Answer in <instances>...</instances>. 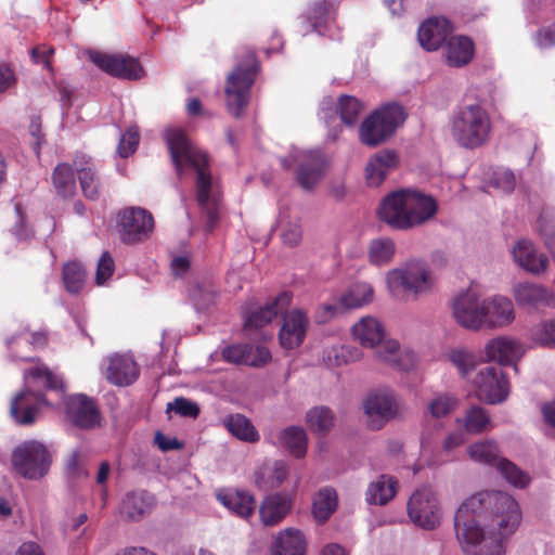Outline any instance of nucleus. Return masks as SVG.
I'll return each mask as SVG.
<instances>
[{
    "instance_id": "nucleus-46",
    "label": "nucleus",
    "mask_w": 555,
    "mask_h": 555,
    "mask_svg": "<svg viewBox=\"0 0 555 555\" xmlns=\"http://www.w3.org/2000/svg\"><path fill=\"white\" fill-rule=\"evenodd\" d=\"M363 111L362 103L354 96L341 95L338 100L337 112L346 126H353Z\"/></svg>"
},
{
    "instance_id": "nucleus-12",
    "label": "nucleus",
    "mask_w": 555,
    "mask_h": 555,
    "mask_svg": "<svg viewBox=\"0 0 555 555\" xmlns=\"http://www.w3.org/2000/svg\"><path fill=\"white\" fill-rule=\"evenodd\" d=\"M477 398L488 404L505 401L509 395V382L500 366H487L479 370L473 380Z\"/></svg>"
},
{
    "instance_id": "nucleus-62",
    "label": "nucleus",
    "mask_w": 555,
    "mask_h": 555,
    "mask_svg": "<svg viewBox=\"0 0 555 555\" xmlns=\"http://www.w3.org/2000/svg\"><path fill=\"white\" fill-rule=\"evenodd\" d=\"M490 186L503 193H511L515 188V176H492Z\"/></svg>"
},
{
    "instance_id": "nucleus-10",
    "label": "nucleus",
    "mask_w": 555,
    "mask_h": 555,
    "mask_svg": "<svg viewBox=\"0 0 555 555\" xmlns=\"http://www.w3.org/2000/svg\"><path fill=\"white\" fill-rule=\"evenodd\" d=\"M195 185L196 201L206 218V229L214 231L224 212L221 184L214 176H197Z\"/></svg>"
},
{
    "instance_id": "nucleus-55",
    "label": "nucleus",
    "mask_w": 555,
    "mask_h": 555,
    "mask_svg": "<svg viewBox=\"0 0 555 555\" xmlns=\"http://www.w3.org/2000/svg\"><path fill=\"white\" fill-rule=\"evenodd\" d=\"M534 341L542 346L555 348V320L543 321L532 332Z\"/></svg>"
},
{
    "instance_id": "nucleus-24",
    "label": "nucleus",
    "mask_w": 555,
    "mask_h": 555,
    "mask_svg": "<svg viewBox=\"0 0 555 555\" xmlns=\"http://www.w3.org/2000/svg\"><path fill=\"white\" fill-rule=\"evenodd\" d=\"M515 262L524 270L532 274H541L548 267V258L540 253L534 244L526 238L516 242L512 250Z\"/></svg>"
},
{
    "instance_id": "nucleus-5",
    "label": "nucleus",
    "mask_w": 555,
    "mask_h": 555,
    "mask_svg": "<svg viewBox=\"0 0 555 555\" xmlns=\"http://www.w3.org/2000/svg\"><path fill=\"white\" fill-rule=\"evenodd\" d=\"M405 118L401 105L386 104L363 120L359 129L360 141L371 147L377 146L390 138Z\"/></svg>"
},
{
    "instance_id": "nucleus-49",
    "label": "nucleus",
    "mask_w": 555,
    "mask_h": 555,
    "mask_svg": "<svg viewBox=\"0 0 555 555\" xmlns=\"http://www.w3.org/2000/svg\"><path fill=\"white\" fill-rule=\"evenodd\" d=\"M95 170V165L90 156L78 152L75 154L72 164H59L53 173H91Z\"/></svg>"
},
{
    "instance_id": "nucleus-41",
    "label": "nucleus",
    "mask_w": 555,
    "mask_h": 555,
    "mask_svg": "<svg viewBox=\"0 0 555 555\" xmlns=\"http://www.w3.org/2000/svg\"><path fill=\"white\" fill-rule=\"evenodd\" d=\"M87 272L79 261H68L63 266L62 279L65 289L70 294H78L85 286Z\"/></svg>"
},
{
    "instance_id": "nucleus-63",
    "label": "nucleus",
    "mask_w": 555,
    "mask_h": 555,
    "mask_svg": "<svg viewBox=\"0 0 555 555\" xmlns=\"http://www.w3.org/2000/svg\"><path fill=\"white\" fill-rule=\"evenodd\" d=\"M54 53L53 48L36 47L30 51L31 59L35 63H42L44 67L50 68L51 56Z\"/></svg>"
},
{
    "instance_id": "nucleus-60",
    "label": "nucleus",
    "mask_w": 555,
    "mask_h": 555,
    "mask_svg": "<svg viewBox=\"0 0 555 555\" xmlns=\"http://www.w3.org/2000/svg\"><path fill=\"white\" fill-rule=\"evenodd\" d=\"M52 182L59 195L67 197L74 194L76 189L75 176H52Z\"/></svg>"
},
{
    "instance_id": "nucleus-13",
    "label": "nucleus",
    "mask_w": 555,
    "mask_h": 555,
    "mask_svg": "<svg viewBox=\"0 0 555 555\" xmlns=\"http://www.w3.org/2000/svg\"><path fill=\"white\" fill-rule=\"evenodd\" d=\"M90 60L103 72L119 79L138 80L144 76L140 62L128 55L91 52Z\"/></svg>"
},
{
    "instance_id": "nucleus-4",
    "label": "nucleus",
    "mask_w": 555,
    "mask_h": 555,
    "mask_svg": "<svg viewBox=\"0 0 555 555\" xmlns=\"http://www.w3.org/2000/svg\"><path fill=\"white\" fill-rule=\"evenodd\" d=\"M259 63L256 54L247 51L235 68L230 73L225 83V105L228 112L240 118L249 102L250 88L255 82Z\"/></svg>"
},
{
    "instance_id": "nucleus-30",
    "label": "nucleus",
    "mask_w": 555,
    "mask_h": 555,
    "mask_svg": "<svg viewBox=\"0 0 555 555\" xmlns=\"http://www.w3.org/2000/svg\"><path fill=\"white\" fill-rule=\"evenodd\" d=\"M482 313L485 314L482 324L489 327L505 326L515 318L512 301L501 296L493 297L490 300H483Z\"/></svg>"
},
{
    "instance_id": "nucleus-14",
    "label": "nucleus",
    "mask_w": 555,
    "mask_h": 555,
    "mask_svg": "<svg viewBox=\"0 0 555 555\" xmlns=\"http://www.w3.org/2000/svg\"><path fill=\"white\" fill-rule=\"evenodd\" d=\"M68 420L81 429H90L100 424L101 413L96 401L83 393L70 395L65 399Z\"/></svg>"
},
{
    "instance_id": "nucleus-23",
    "label": "nucleus",
    "mask_w": 555,
    "mask_h": 555,
    "mask_svg": "<svg viewBox=\"0 0 555 555\" xmlns=\"http://www.w3.org/2000/svg\"><path fill=\"white\" fill-rule=\"evenodd\" d=\"M387 282L390 288L402 287L415 295L426 292L431 286L429 272L422 266L393 270L388 273Z\"/></svg>"
},
{
    "instance_id": "nucleus-22",
    "label": "nucleus",
    "mask_w": 555,
    "mask_h": 555,
    "mask_svg": "<svg viewBox=\"0 0 555 555\" xmlns=\"http://www.w3.org/2000/svg\"><path fill=\"white\" fill-rule=\"evenodd\" d=\"M309 319L307 314L294 309L283 318V324L279 333L281 346L286 350L298 348L305 340Z\"/></svg>"
},
{
    "instance_id": "nucleus-6",
    "label": "nucleus",
    "mask_w": 555,
    "mask_h": 555,
    "mask_svg": "<svg viewBox=\"0 0 555 555\" xmlns=\"http://www.w3.org/2000/svg\"><path fill=\"white\" fill-rule=\"evenodd\" d=\"M165 138L172 162L178 170L188 167L194 169L196 173H209V155L196 145L184 130L179 128L169 129L166 131Z\"/></svg>"
},
{
    "instance_id": "nucleus-54",
    "label": "nucleus",
    "mask_w": 555,
    "mask_h": 555,
    "mask_svg": "<svg viewBox=\"0 0 555 555\" xmlns=\"http://www.w3.org/2000/svg\"><path fill=\"white\" fill-rule=\"evenodd\" d=\"M140 142V132L137 126L129 127L120 137L117 153L120 157H128L133 154Z\"/></svg>"
},
{
    "instance_id": "nucleus-37",
    "label": "nucleus",
    "mask_w": 555,
    "mask_h": 555,
    "mask_svg": "<svg viewBox=\"0 0 555 555\" xmlns=\"http://www.w3.org/2000/svg\"><path fill=\"white\" fill-rule=\"evenodd\" d=\"M274 443L285 448L291 455L301 459L307 453L308 438L302 427L289 426L278 434Z\"/></svg>"
},
{
    "instance_id": "nucleus-31",
    "label": "nucleus",
    "mask_w": 555,
    "mask_h": 555,
    "mask_svg": "<svg viewBox=\"0 0 555 555\" xmlns=\"http://www.w3.org/2000/svg\"><path fill=\"white\" fill-rule=\"evenodd\" d=\"M139 377V367L133 359L127 356L111 358L106 370V378L116 386H129Z\"/></svg>"
},
{
    "instance_id": "nucleus-59",
    "label": "nucleus",
    "mask_w": 555,
    "mask_h": 555,
    "mask_svg": "<svg viewBox=\"0 0 555 555\" xmlns=\"http://www.w3.org/2000/svg\"><path fill=\"white\" fill-rule=\"evenodd\" d=\"M281 238L283 244L289 247L297 246L302 238L301 224L299 220L288 222L281 232Z\"/></svg>"
},
{
    "instance_id": "nucleus-51",
    "label": "nucleus",
    "mask_w": 555,
    "mask_h": 555,
    "mask_svg": "<svg viewBox=\"0 0 555 555\" xmlns=\"http://www.w3.org/2000/svg\"><path fill=\"white\" fill-rule=\"evenodd\" d=\"M449 359L463 376H466L477 365L476 354L464 348L452 350L449 353Z\"/></svg>"
},
{
    "instance_id": "nucleus-28",
    "label": "nucleus",
    "mask_w": 555,
    "mask_h": 555,
    "mask_svg": "<svg viewBox=\"0 0 555 555\" xmlns=\"http://www.w3.org/2000/svg\"><path fill=\"white\" fill-rule=\"evenodd\" d=\"M444 55L446 62L450 67H464L475 56V43L468 36H452L447 41Z\"/></svg>"
},
{
    "instance_id": "nucleus-34",
    "label": "nucleus",
    "mask_w": 555,
    "mask_h": 555,
    "mask_svg": "<svg viewBox=\"0 0 555 555\" xmlns=\"http://www.w3.org/2000/svg\"><path fill=\"white\" fill-rule=\"evenodd\" d=\"M307 542L302 532L295 528H286L274 539L271 555H306Z\"/></svg>"
},
{
    "instance_id": "nucleus-9",
    "label": "nucleus",
    "mask_w": 555,
    "mask_h": 555,
    "mask_svg": "<svg viewBox=\"0 0 555 555\" xmlns=\"http://www.w3.org/2000/svg\"><path fill=\"white\" fill-rule=\"evenodd\" d=\"M406 514L415 526L434 530L440 526L443 513L435 491L430 487H422L409 498Z\"/></svg>"
},
{
    "instance_id": "nucleus-56",
    "label": "nucleus",
    "mask_w": 555,
    "mask_h": 555,
    "mask_svg": "<svg viewBox=\"0 0 555 555\" xmlns=\"http://www.w3.org/2000/svg\"><path fill=\"white\" fill-rule=\"evenodd\" d=\"M167 411H175L177 414L184 417L196 418L201 412L199 406L186 398H176L172 402L167 404Z\"/></svg>"
},
{
    "instance_id": "nucleus-11",
    "label": "nucleus",
    "mask_w": 555,
    "mask_h": 555,
    "mask_svg": "<svg viewBox=\"0 0 555 555\" xmlns=\"http://www.w3.org/2000/svg\"><path fill=\"white\" fill-rule=\"evenodd\" d=\"M119 237L125 244H138L150 237L154 229V218L141 207H126L117 214Z\"/></svg>"
},
{
    "instance_id": "nucleus-53",
    "label": "nucleus",
    "mask_w": 555,
    "mask_h": 555,
    "mask_svg": "<svg viewBox=\"0 0 555 555\" xmlns=\"http://www.w3.org/2000/svg\"><path fill=\"white\" fill-rule=\"evenodd\" d=\"M457 405V399L450 395H438L428 403V412L435 418L449 415Z\"/></svg>"
},
{
    "instance_id": "nucleus-18",
    "label": "nucleus",
    "mask_w": 555,
    "mask_h": 555,
    "mask_svg": "<svg viewBox=\"0 0 555 555\" xmlns=\"http://www.w3.org/2000/svg\"><path fill=\"white\" fill-rule=\"evenodd\" d=\"M409 230L417 228L431 220L438 210L436 199L413 189H403Z\"/></svg>"
},
{
    "instance_id": "nucleus-26",
    "label": "nucleus",
    "mask_w": 555,
    "mask_h": 555,
    "mask_svg": "<svg viewBox=\"0 0 555 555\" xmlns=\"http://www.w3.org/2000/svg\"><path fill=\"white\" fill-rule=\"evenodd\" d=\"M24 387L31 391L63 390V380L55 375L46 364L38 363L26 369L23 373Z\"/></svg>"
},
{
    "instance_id": "nucleus-29",
    "label": "nucleus",
    "mask_w": 555,
    "mask_h": 555,
    "mask_svg": "<svg viewBox=\"0 0 555 555\" xmlns=\"http://www.w3.org/2000/svg\"><path fill=\"white\" fill-rule=\"evenodd\" d=\"M155 498L147 491H132L125 495L121 506V516L130 521H139L152 512Z\"/></svg>"
},
{
    "instance_id": "nucleus-32",
    "label": "nucleus",
    "mask_w": 555,
    "mask_h": 555,
    "mask_svg": "<svg viewBox=\"0 0 555 555\" xmlns=\"http://www.w3.org/2000/svg\"><path fill=\"white\" fill-rule=\"evenodd\" d=\"M522 354L521 345L507 337H496L488 341L485 356L488 361L511 364Z\"/></svg>"
},
{
    "instance_id": "nucleus-3",
    "label": "nucleus",
    "mask_w": 555,
    "mask_h": 555,
    "mask_svg": "<svg viewBox=\"0 0 555 555\" xmlns=\"http://www.w3.org/2000/svg\"><path fill=\"white\" fill-rule=\"evenodd\" d=\"M491 130V118L487 109L479 104L461 107L451 120L452 138L461 147L467 150L486 145L490 140Z\"/></svg>"
},
{
    "instance_id": "nucleus-61",
    "label": "nucleus",
    "mask_w": 555,
    "mask_h": 555,
    "mask_svg": "<svg viewBox=\"0 0 555 555\" xmlns=\"http://www.w3.org/2000/svg\"><path fill=\"white\" fill-rule=\"evenodd\" d=\"M86 197L96 199L100 195L98 176H78Z\"/></svg>"
},
{
    "instance_id": "nucleus-17",
    "label": "nucleus",
    "mask_w": 555,
    "mask_h": 555,
    "mask_svg": "<svg viewBox=\"0 0 555 555\" xmlns=\"http://www.w3.org/2000/svg\"><path fill=\"white\" fill-rule=\"evenodd\" d=\"M406 215L403 189L392 191L385 195L376 208V218L378 221L385 223L392 230H409V219Z\"/></svg>"
},
{
    "instance_id": "nucleus-50",
    "label": "nucleus",
    "mask_w": 555,
    "mask_h": 555,
    "mask_svg": "<svg viewBox=\"0 0 555 555\" xmlns=\"http://www.w3.org/2000/svg\"><path fill=\"white\" fill-rule=\"evenodd\" d=\"M490 423L488 412L480 406L470 408L465 416V429L472 434H480Z\"/></svg>"
},
{
    "instance_id": "nucleus-19",
    "label": "nucleus",
    "mask_w": 555,
    "mask_h": 555,
    "mask_svg": "<svg viewBox=\"0 0 555 555\" xmlns=\"http://www.w3.org/2000/svg\"><path fill=\"white\" fill-rule=\"evenodd\" d=\"M453 317L456 322L468 330H478L485 318L483 301H480L477 294L469 289L455 297L452 306Z\"/></svg>"
},
{
    "instance_id": "nucleus-25",
    "label": "nucleus",
    "mask_w": 555,
    "mask_h": 555,
    "mask_svg": "<svg viewBox=\"0 0 555 555\" xmlns=\"http://www.w3.org/2000/svg\"><path fill=\"white\" fill-rule=\"evenodd\" d=\"M292 299L293 294L284 291L264 307H260L249 314H245V328H261L266 326L278 315L279 312H283L289 307Z\"/></svg>"
},
{
    "instance_id": "nucleus-27",
    "label": "nucleus",
    "mask_w": 555,
    "mask_h": 555,
    "mask_svg": "<svg viewBox=\"0 0 555 555\" xmlns=\"http://www.w3.org/2000/svg\"><path fill=\"white\" fill-rule=\"evenodd\" d=\"M291 509L292 500L286 494L267 495L259 506L260 520L267 527L276 526L289 514Z\"/></svg>"
},
{
    "instance_id": "nucleus-58",
    "label": "nucleus",
    "mask_w": 555,
    "mask_h": 555,
    "mask_svg": "<svg viewBox=\"0 0 555 555\" xmlns=\"http://www.w3.org/2000/svg\"><path fill=\"white\" fill-rule=\"evenodd\" d=\"M328 13L330 5L325 0H318L310 7L309 20L317 30L320 31V28L325 23Z\"/></svg>"
},
{
    "instance_id": "nucleus-7",
    "label": "nucleus",
    "mask_w": 555,
    "mask_h": 555,
    "mask_svg": "<svg viewBox=\"0 0 555 555\" xmlns=\"http://www.w3.org/2000/svg\"><path fill=\"white\" fill-rule=\"evenodd\" d=\"M467 452L473 461L494 467L513 486L525 488L529 483V476L515 463L501 455L494 440L475 442L468 447Z\"/></svg>"
},
{
    "instance_id": "nucleus-21",
    "label": "nucleus",
    "mask_w": 555,
    "mask_h": 555,
    "mask_svg": "<svg viewBox=\"0 0 555 555\" xmlns=\"http://www.w3.org/2000/svg\"><path fill=\"white\" fill-rule=\"evenodd\" d=\"M222 359L228 363L261 367L271 361V352L267 347H253L250 344H233L221 351Z\"/></svg>"
},
{
    "instance_id": "nucleus-57",
    "label": "nucleus",
    "mask_w": 555,
    "mask_h": 555,
    "mask_svg": "<svg viewBox=\"0 0 555 555\" xmlns=\"http://www.w3.org/2000/svg\"><path fill=\"white\" fill-rule=\"evenodd\" d=\"M115 262L108 251H104L98 262L95 282L103 285L114 273Z\"/></svg>"
},
{
    "instance_id": "nucleus-52",
    "label": "nucleus",
    "mask_w": 555,
    "mask_h": 555,
    "mask_svg": "<svg viewBox=\"0 0 555 555\" xmlns=\"http://www.w3.org/2000/svg\"><path fill=\"white\" fill-rule=\"evenodd\" d=\"M327 360L331 365H341L351 361L359 360L361 351L357 347L341 345L333 347L326 351Z\"/></svg>"
},
{
    "instance_id": "nucleus-2",
    "label": "nucleus",
    "mask_w": 555,
    "mask_h": 555,
    "mask_svg": "<svg viewBox=\"0 0 555 555\" xmlns=\"http://www.w3.org/2000/svg\"><path fill=\"white\" fill-rule=\"evenodd\" d=\"M352 336L361 346L377 348V357L390 365L409 371L416 363V354L413 351L399 353L400 346L397 340H386L383 324L374 317L360 319L351 328Z\"/></svg>"
},
{
    "instance_id": "nucleus-43",
    "label": "nucleus",
    "mask_w": 555,
    "mask_h": 555,
    "mask_svg": "<svg viewBox=\"0 0 555 555\" xmlns=\"http://www.w3.org/2000/svg\"><path fill=\"white\" fill-rule=\"evenodd\" d=\"M399 163L398 153L385 149L371 156L365 167V173H385L386 171L397 170Z\"/></svg>"
},
{
    "instance_id": "nucleus-39",
    "label": "nucleus",
    "mask_w": 555,
    "mask_h": 555,
    "mask_svg": "<svg viewBox=\"0 0 555 555\" xmlns=\"http://www.w3.org/2000/svg\"><path fill=\"white\" fill-rule=\"evenodd\" d=\"M514 297L521 307H538L547 304L550 293L539 284L519 283L514 287Z\"/></svg>"
},
{
    "instance_id": "nucleus-35",
    "label": "nucleus",
    "mask_w": 555,
    "mask_h": 555,
    "mask_svg": "<svg viewBox=\"0 0 555 555\" xmlns=\"http://www.w3.org/2000/svg\"><path fill=\"white\" fill-rule=\"evenodd\" d=\"M288 475L287 464L283 461L264 463L255 472V483L263 491L280 487Z\"/></svg>"
},
{
    "instance_id": "nucleus-38",
    "label": "nucleus",
    "mask_w": 555,
    "mask_h": 555,
    "mask_svg": "<svg viewBox=\"0 0 555 555\" xmlns=\"http://www.w3.org/2000/svg\"><path fill=\"white\" fill-rule=\"evenodd\" d=\"M338 505V495L334 488L324 487L320 489L312 502V515L320 524H324L336 511Z\"/></svg>"
},
{
    "instance_id": "nucleus-45",
    "label": "nucleus",
    "mask_w": 555,
    "mask_h": 555,
    "mask_svg": "<svg viewBox=\"0 0 555 555\" xmlns=\"http://www.w3.org/2000/svg\"><path fill=\"white\" fill-rule=\"evenodd\" d=\"M306 418L310 429L319 434L327 433L334 424V414L325 406L309 410Z\"/></svg>"
},
{
    "instance_id": "nucleus-64",
    "label": "nucleus",
    "mask_w": 555,
    "mask_h": 555,
    "mask_svg": "<svg viewBox=\"0 0 555 555\" xmlns=\"http://www.w3.org/2000/svg\"><path fill=\"white\" fill-rule=\"evenodd\" d=\"M16 78L13 69L8 64L0 65V92L7 91L15 85Z\"/></svg>"
},
{
    "instance_id": "nucleus-33",
    "label": "nucleus",
    "mask_w": 555,
    "mask_h": 555,
    "mask_svg": "<svg viewBox=\"0 0 555 555\" xmlns=\"http://www.w3.org/2000/svg\"><path fill=\"white\" fill-rule=\"evenodd\" d=\"M218 501L236 516L247 518L256 508V501L251 493L244 490H223L217 494Z\"/></svg>"
},
{
    "instance_id": "nucleus-36",
    "label": "nucleus",
    "mask_w": 555,
    "mask_h": 555,
    "mask_svg": "<svg viewBox=\"0 0 555 555\" xmlns=\"http://www.w3.org/2000/svg\"><path fill=\"white\" fill-rule=\"evenodd\" d=\"M398 488V481L389 475H380L372 481L365 492V501L370 505H386L391 501Z\"/></svg>"
},
{
    "instance_id": "nucleus-16",
    "label": "nucleus",
    "mask_w": 555,
    "mask_h": 555,
    "mask_svg": "<svg viewBox=\"0 0 555 555\" xmlns=\"http://www.w3.org/2000/svg\"><path fill=\"white\" fill-rule=\"evenodd\" d=\"M364 412L369 427L375 430L380 429L398 412L393 393L389 390H379L369 395L364 401Z\"/></svg>"
},
{
    "instance_id": "nucleus-20",
    "label": "nucleus",
    "mask_w": 555,
    "mask_h": 555,
    "mask_svg": "<svg viewBox=\"0 0 555 555\" xmlns=\"http://www.w3.org/2000/svg\"><path fill=\"white\" fill-rule=\"evenodd\" d=\"M453 24L442 16H433L425 20L418 27L417 39L426 51H437L453 33Z\"/></svg>"
},
{
    "instance_id": "nucleus-42",
    "label": "nucleus",
    "mask_w": 555,
    "mask_h": 555,
    "mask_svg": "<svg viewBox=\"0 0 555 555\" xmlns=\"http://www.w3.org/2000/svg\"><path fill=\"white\" fill-rule=\"evenodd\" d=\"M374 289L367 283H356L340 297V305L352 309L362 307L373 300Z\"/></svg>"
},
{
    "instance_id": "nucleus-47",
    "label": "nucleus",
    "mask_w": 555,
    "mask_h": 555,
    "mask_svg": "<svg viewBox=\"0 0 555 555\" xmlns=\"http://www.w3.org/2000/svg\"><path fill=\"white\" fill-rule=\"evenodd\" d=\"M189 296L197 310L207 309L215 298V287L211 283H194L189 288Z\"/></svg>"
},
{
    "instance_id": "nucleus-8",
    "label": "nucleus",
    "mask_w": 555,
    "mask_h": 555,
    "mask_svg": "<svg viewBox=\"0 0 555 555\" xmlns=\"http://www.w3.org/2000/svg\"><path fill=\"white\" fill-rule=\"evenodd\" d=\"M12 465L24 478L40 479L50 469L52 459L47 447L36 440H28L17 446L12 453Z\"/></svg>"
},
{
    "instance_id": "nucleus-44",
    "label": "nucleus",
    "mask_w": 555,
    "mask_h": 555,
    "mask_svg": "<svg viewBox=\"0 0 555 555\" xmlns=\"http://www.w3.org/2000/svg\"><path fill=\"white\" fill-rule=\"evenodd\" d=\"M396 253L395 242L389 237L372 240L369 246L370 262L376 266L388 264Z\"/></svg>"
},
{
    "instance_id": "nucleus-40",
    "label": "nucleus",
    "mask_w": 555,
    "mask_h": 555,
    "mask_svg": "<svg viewBox=\"0 0 555 555\" xmlns=\"http://www.w3.org/2000/svg\"><path fill=\"white\" fill-rule=\"evenodd\" d=\"M224 427L236 438L247 442H257L259 434L251 422L242 414H232L223 420Z\"/></svg>"
},
{
    "instance_id": "nucleus-1",
    "label": "nucleus",
    "mask_w": 555,
    "mask_h": 555,
    "mask_svg": "<svg viewBox=\"0 0 555 555\" xmlns=\"http://www.w3.org/2000/svg\"><path fill=\"white\" fill-rule=\"evenodd\" d=\"M521 520L517 501L502 491H485L456 511L454 528L465 555H504L505 541Z\"/></svg>"
},
{
    "instance_id": "nucleus-15",
    "label": "nucleus",
    "mask_w": 555,
    "mask_h": 555,
    "mask_svg": "<svg viewBox=\"0 0 555 555\" xmlns=\"http://www.w3.org/2000/svg\"><path fill=\"white\" fill-rule=\"evenodd\" d=\"M42 391H31L26 387L17 392L10 404V413L20 425H31L36 422L42 406L49 405Z\"/></svg>"
},
{
    "instance_id": "nucleus-48",
    "label": "nucleus",
    "mask_w": 555,
    "mask_h": 555,
    "mask_svg": "<svg viewBox=\"0 0 555 555\" xmlns=\"http://www.w3.org/2000/svg\"><path fill=\"white\" fill-rule=\"evenodd\" d=\"M301 165L297 173H322L327 169L328 159L321 151H311L300 155Z\"/></svg>"
}]
</instances>
